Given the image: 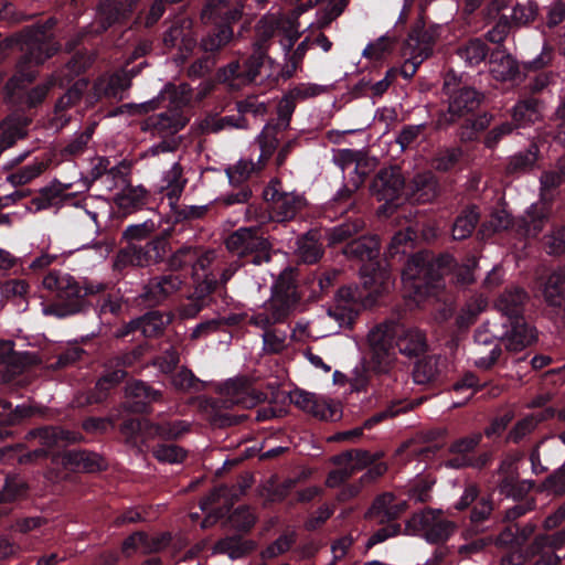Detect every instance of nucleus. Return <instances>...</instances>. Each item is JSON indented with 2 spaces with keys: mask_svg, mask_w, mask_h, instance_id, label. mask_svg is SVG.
I'll use <instances>...</instances> for the list:
<instances>
[{
  "mask_svg": "<svg viewBox=\"0 0 565 565\" xmlns=\"http://www.w3.org/2000/svg\"><path fill=\"white\" fill-rule=\"evenodd\" d=\"M404 188V178L398 168L391 167L379 172L372 184V191L380 201L392 203L398 199Z\"/></svg>",
  "mask_w": 565,
  "mask_h": 565,
  "instance_id": "obj_18",
  "label": "nucleus"
},
{
  "mask_svg": "<svg viewBox=\"0 0 565 565\" xmlns=\"http://www.w3.org/2000/svg\"><path fill=\"white\" fill-rule=\"evenodd\" d=\"M266 163L254 162L248 159H241L234 166L226 169V174L232 184H239L247 180L253 173L263 169Z\"/></svg>",
  "mask_w": 565,
  "mask_h": 565,
  "instance_id": "obj_46",
  "label": "nucleus"
},
{
  "mask_svg": "<svg viewBox=\"0 0 565 565\" xmlns=\"http://www.w3.org/2000/svg\"><path fill=\"white\" fill-rule=\"evenodd\" d=\"M182 282L178 274L154 277L145 286L141 297L151 305L160 303L175 294L181 288Z\"/></svg>",
  "mask_w": 565,
  "mask_h": 565,
  "instance_id": "obj_22",
  "label": "nucleus"
},
{
  "mask_svg": "<svg viewBox=\"0 0 565 565\" xmlns=\"http://www.w3.org/2000/svg\"><path fill=\"white\" fill-rule=\"evenodd\" d=\"M243 6L237 0H209L202 17L212 21L230 23L241 18Z\"/></svg>",
  "mask_w": 565,
  "mask_h": 565,
  "instance_id": "obj_27",
  "label": "nucleus"
},
{
  "mask_svg": "<svg viewBox=\"0 0 565 565\" xmlns=\"http://www.w3.org/2000/svg\"><path fill=\"white\" fill-rule=\"evenodd\" d=\"M253 47L254 52L244 63L243 71L239 62L235 61L220 71L218 77L224 82L238 81L237 84L231 83L232 86L257 82L258 78L263 81V67H274L275 61L266 54V49L259 42H254Z\"/></svg>",
  "mask_w": 565,
  "mask_h": 565,
  "instance_id": "obj_9",
  "label": "nucleus"
},
{
  "mask_svg": "<svg viewBox=\"0 0 565 565\" xmlns=\"http://www.w3.org/2000/svg\"><path fill=\"white\" fill-rule=\"evenodd\" d=\"M255 545L252 541H243L238 536H230L220 540L213 547L214 554H225L231 559H237L254 550Z\"/></svg>",
  "mask_w": 565,
  "mask_h": 565,
  "instance_id": "obj_40",
  "label": "nucleus"
},
{
  "mask_svg": "<svg viewBox=\"0 0 565 565\" xmlns=\"http://www.w3.org/2000/svg\"><path fill=\"white\" fill-rule=\"evenodd\" d=\"M256 40L263 49H267V42L276 34H281L280 45L286 54L292 49L300 36L297 18H289L281 12H269L256 24Z\"/></svg>",
  "mask_w": 565,
  "mask_h": 565,
  "instance_id": "obj_7",
  "label": "nucleus"
},
{
  "mask_svg": "<svg viewBox=\"0 0 565 565\" xmlns=\"http://www.w3.org/2000/svg\"><path fill=\"white\" fill-rule=\"evenodd\" d=\"M565 543V530L552 535L537 536L530 546L533 556H540L534 565H558L559 557L554 551Z\"/></svg>",
  "mask_w": 565,
  "mask_h": 565,
  "instance_id": "obj_23",
  "label": "nucleus"
},
{
  "mask_svg": "<svg viewBox=\"0 0 565 565\" xmlns=\"http://www.w3.org/2000/svg\"><path fill=\"white\" fill-rule=\"evenodd\" d=\"M545 415H530L519 420L509 434V438L514 443L520 441L522 438L531 434L537 424L545 419Z\"/></svg>",
  "mask_w": 565,
  "mask_h": 565,
  "instance_id": "obj_63",
  "label": "nucleus"
},
{
  "mask_svg": "<svg viewBox=\"0 0 565 565\" xmlns=\"http://www.w3.org/2000/svg\"><path fill=\"white\" fill-rule=\"evenodd\" d=\"M415 236L416 234L411 227L397 232L388 244L387 255L393 258L399 254H406L412 249Z\"/></svg>",
  "mask_w": 565,
  "mask_h": 565,
  "instance_id": "obj_54",
  "label": "nucleus"
},
{
  "mask_svg": "<svg viewBox=\"0 0 565 565\" xmlns=\"http://www.w3.org/2000/svg\"><path fill=\"white\" fill-rule=\"evenodd\" d=\"M11 340H0V366L4 369L2 382H8L25 365L35 362V356L26 352H15Z\"/></svg>",
  "mask_w": 565,
  "mask_h": 565,
  "instance_id": "obj_21",
  "label": "nucleus"
},
{
  "mask_svg": "<svg viewBox=\"0 0 565 565\" xmlns=\"http://www.w3.org/2000/svg\"><path fill=\"white\" fill-rule=\"evenodd\" d=\"M515 127H524L527 124L535 122L540 118L537 103L534 100H524L514 106L512 113Z\"/></svg>",
  "mask_w": 565,
  "mask_h": 565,
  "instance_id": "obj_51",
  "label": "nucleus"
},
{
  "mask_svg": "<svg viewBox=\"0 0 565 565\" xmlns=\"http://www.w3.org/2000/svg\"><path fill=\"white\" fill-rule=\"evenodd\" d=\"M550 203L540 199L539 202L529 206L522 218L525 235L536 236L541 233L550 216Z\"/></svg>",
  "mask_w": 565,
  "mask_h": 565,
  "instance_id": "obj_32",
  "label": "nucleus"
},
{
  "mask_svg": "<svg viewBox=\"0 0 565 565\" xmlns=\"http://www.w3.org/2000/svg\"><path fill=\"white\" fill-rule=\"evenodd\" d=\"M186 120L178 109H171L147 118L142 130L158 136L173 135L185 126Z\"/></svg>",
  "mask_w": 565,
  "mask_h": 565,
  "instance_id": "obj_24",
  "label": "nucleus"
},
{
  "mask_svg": "<svg viewBox=\"0 0 565 565\" xmlns=\"http://www.w3.org/2000/svg\"><path fill=\"white\" fill-rule=\"evenodd\" d=\"M437 364L438 359L435 356H428L418 361L413 371L415 383L425 384L433 381L438 374Z\"/></svg>",
  "mask_w": 565,
  "mask_h": 565,
  "instance_id": "obj_57",
  "label": "nucleus"
},
{
  "mask_svg": "<svg viewBox=\"0 0 565 565\" xmlns=\"http://www.w3.org/2000/svg\"><path fill=\"white\" fill-rule=\"evenodd\" d=\"M539 159V148L531 145L525 151L518 152L509 158L505 171L508 174H522L531 171Z\"/></svg>",
  "mask_w": 565,
  "mask_h": 565,
  "instance_id": "obj_39",
  "label": "nucleus"
},
{
  "mask_svg": "<svg viewBox=\"0 0 565 565\" xmlns=\"http://www.w3.org/2000/svg\"><path fill=\"white\" fill-rule=\"evenodd\" d=\"M308 413L323 420H334L339 417L338 405L332 401L318 395L315 396V404Z\"/></svg>",
  "mask_w": 565,
  "mask_h": 565,
  "instance_id": "obj_61",
  "label": "nucleus"
},
{
  "mask_svg": "<svg viewBox=\"0 0 565 565\" xmlns=\"http://www.w3.org/2000/svg\"><path fill=\"white\" fill-rule=\"evenodd\" d=\"M190 430V423L174 420L163 424H153L152 438L178 439Z\"/></svg>",
  "mask_w": 565,
  "mask_h": 565,
  "instance_id": "obj_48",
  "label": "nucleus"
},
{
  "mask_svg": "<svg viewBox=\"0 0 565 565\" xmlns=\"http://www.w3.org/2000/svg\"><path fill=\"white\" fill-rule=\"evenodd\" d=\"M44 289L50 291L57 302L43 305L45 316L65 318L79 312L84 298L105 289V285L88 279H76L68 273L52 270L42 280Z\"/></svg>",
  "mask_w": 565,
  "mask_h": 565,
  "instance_id": "obj_1",
  "label": "nucleus"
},
{
  "mask_svg": "<svg viewBox=\"0 0 565 565\" xmlns=\"http://www.w3.org/2000/svg\"><path fill=\"white\" fill-rule=\"evenodd\" d=\"M526 299L527 294L524 289L520 287H513L507 289L500 295L495 302V307L500 312L510 319L515 320L516 318H521L520 313Z\"/></svg>",
  "mask_w": 565,
  "mask_h": 565,
  "instance_id": "obj_33",
  "label": "nucleus"
},
{
  "mask_svg": "<svg viewBox=\"0 0 565 565\" xmlns=\"http://www.w3.org/2000/svg\"><path fill=\"white\" fill-rule=\"evenodd\" d=\"M153 423L148 419H128L121 427L120 431L126 438V443L131 447L138 446V437L145 443L152 439Z\"/></svg>",
  "mask_w": 565,
  "mask_h": 565,
  "instance_id": "obj_37",
  "label": "nucleus"
},
{
  "mask_svg": "<svg viewBox=\"0 0 565 565\" xmlns=\"http://www.w3.org/2000/svg\"><path fill=\"white\" fill-rule=\"evenodd\" d=\"M412 198L422 203L431 202L438 195V181L431 172L416 174L411 182Z\"/></svg>",
  "mask_w": 565,
  "mask_h": 565,
  "instance_id": "obj_34",
  "label": "nucleus"
},
{
  "mask_svg": "<svg viewBox=\"0 0 565 565\" xmlns=\"http://www.w3.org/2000/svg\"><path fill=\"white\" fill-rule=\"evenodd\" d=\"M278 185V182H273L264 190L265 199L270 202V213L268 216H263L259 221L260 223H264L266 220L275 222L289 221L305 206V199L301 195L280 192Z\"/></svg>",
  "mask_w": 565,
  "mask_h": 565,
  "instance_id": "obj_11",
  "label": "nucleus"
},
{
  "mask_svg": "<svg viewBox=\"0 0 565 565\" xmlns=\"http://www.w3.org/2000/svg\"><path fill=\"white\" fill-rule=\"evenodd\" d=\"M126 394L136 399L130 406L134 412H143L146 405L158 401L161 393L148 386L143 382H134L127 385Z\"/></svg>",
  "mask_w": 565,
  "mask_h": 565,
  "instance_id": "obj_38",
  "label": "nucleus"
},
{
  "mask_svg": "<svg viewBox=\"0 0 565 565\" xmlns=\"http://www.w3.org/2000/svg\"><path fill=\"white\" fill-rule=\"evenodd\" d=\"M535 340L534 329L525 323L523 318H516L511 322V329L502 338L507 350L512 352L522 351Z\"/></svg>",
  "mask_w": 565,
  "mask_h": 565,
  "instance_id": "obj_29",
  "label": "nucleus"
},
{
  "mask_svg": "<svg viewBox=\"0 0 565 565\" xmlns=\"http://www.w3.org/2000/svg\"><path fill=\"white\" fill-rule=\"evenodd\" d=\"M502 353L501 347H472L471 355L473 364L481 370L491 369Z\"/></svg>",
  "mask_w": 565,
  "mask_h": 565,
  "instance_id": "obj_52",
  "label": "nucleus"
},
{
  "mask_svg": "<svg viewBox=\"0 0 565 565\" xmlns=\"http://www.w3.org/2000/svg\"><path fill=\"white\" fill-rule=\"evenodd\" d=\"M535 287L542 292L546 305L565 318V267L552 271L546 279H539Z\"/></svg>",
  "mask_w": 565,
  "mask_h": 565,
  "instance_id": "obj_17",
  "label": "nucleus"
},
{
  "mask_svg": "<svg viewBox=\"0 0 565 565\" xmlns=\"http://www.w3.org/2000/svg\"><path fill=\"white\" fill-rule=\"evenodd\" d=\"M360 299L356 288L350 286L340 288L334 297L333 306L315 322L320 331L318 337L335 334L342 328L350 327L358 313Z\"/></svg>",
  "mask_w": 565,
  "mask_h": 565,
  "instance_id": "obj_5",
  "label": "nucleus"
},
{
  "mask_svg": "<svg viewBox=\"0 0 565 565\" xmlns=\"http://www.w3.org/2000/svg\"><path fill=\"white\" fill-rule=\"evenodd\" d=\"M439 509H425L413 514L405 523V534L420 535L428 543H441L454 533L455 524L441 516Z\"/></svg>",
  "mask_w": 565,
  "mask_h": 565,
  "instance_id": "obj_6",
  "label": "nucleus"
},
{
  "mask_svg": "<svg viewBox=\"0 0 565 565\" xmlns=\"http://www.w3.org/2000/svg\"><path fill=\"white\" fill-rule=\"evenodd\" d=\"M309 44L310 40L309 38H306L302 42L298 44L294 52H291L290 50L288 54L285 53V55L287 56V61L285 66L282 67L284 79L290 78L295 74L308 51Z\"/></svg>",
  "mask_w": 565,
  "mask_h": 565,
  "instance_id": "obj_60",
  "label": "nucleus"
},
{
  "mask_svg": "<svg viewBox=\"0 0 565 565\" xmlns=\"http://www.w3.org/2000/svg\"><path fill=\"white\" fill-rule=\"evenodd\" d=\"M131 75L126 72L100 77L95 83V93L98 97L107 96L121 99L124 93L130 87Z\"/></svg>",
  "mask_w": 565,
  "mask_h": 565,
  "instance_id": "obj_30",
  "label": "nucleus"
},
{
  "mask_svg": "<svg viewBox=\"0 0 565 565\" xmlns=\"http://www.w3.org/2000/svg\"><path fill=\"white\" fill-rule=\"evenodd\" d=\"M486 307L487 300L482 296H476L469 299L457 318L458 326L468 327L471 324Z\"/></svg>",
  "mask_w": 565,
  "mask_h": 565,
  "instance_id": "obj_56",
  "label": "nucleus"
},
{
  "mask_svg": "<svg viewBox=\"0 0 565 565\" xmlns=\"http://www.w3.org/2000/svg\"><path fill=\"white\" fill-rule=\"evenodd\" d=\"M398 326L384 323L374 327L367 334L369 344L374 356L385 364H388L395 355V340Z\"/></svg>",
  "mask_w": 565,
  "mask_h": 565,
  "instance_id": "obj_14",
  "label": "nucleus"
},
{
  "mask_svg": "<svg viewBox=\"0 0 565 565\" xmlns=\"http://www.w3.org/2000/svg\"><path fill=\"white\" fill-rule=\"evenodd\" d=\"M297 302L294 274L286 268L273 287L271 298L250 316L248 322L263 332L274 329L276 323L282 322L289 316Z\"/></svg>",
  "mask_w": 565,
  "mask_h": 565,
  "instance_id": "obj_3",
  "label": "nucleus"
},
{
  "mask_svg": "<svg viewBox=\"0 0 565 565\" xmlns=\"http://www.w3.org/2000/svg\"><path fill=\"white\" fill-rule=\"evenodd\" d=\"M138 0H103L97 10L95 32L106 31L110 25L128 17Z\"/></svg>",
  "mask_w": 565,
  "mask_h": 565,
  "instance_id": "obj_20",
  "label": "nucleus"
},
{
  "mask_svg": "<svg viewBox=\"0 0 565 565\" xmlns=\"http://www.w3.org/2000/svg\"><path fill=\"white\" fill-rule=\"evenodd\" d=\"M345 6L347 2L344 0H333L329 2L326 8L317 12L313 25L320 30L327 28L343 12Z\"/></svg>",
  "mask_w": 565,
  "mask_h": 565,
  "instance_id": "obj_59",
  "label": "nucleus"
},
{
  "mask_svg": "<svg viewBox=\"0 0 565 565\" xmlns=\"http://www.w3.org/2000/svg\"><path fill=\"white\" fill-rule=\"evenodd\" d=\"M363 288L370 296L377 297L393 287L392 274L386 263H364L360 269Z\"/></svg>",
  "mask_w": 565,
  "mask_h": 565,
  "instance_id": "obj_13",
  "label": "nucleus"
},
{
  "mask_svg": "<svg viewBox=\"0 0 565 565\" xmlns=\"http://www.w3.org/2000/svg\"><path fill=\"white\" fill-rule=\"evenodd\" d=\"M407 509V501L396 500L392 493L387 492L374 500L369 514L370 516L377 518L380 523H384L398 518Z\"/></svg>",
  "mask_w": 565,
  "mask_h": 565,
  "instance_id": "obj_25",
  "label": "nucleus"
},
{
  "mask_svg": "<svg viewBox=\"0 0 565 565\" xmlns=\"http://www.w3.org/2000/svg\"><path fill=\"white\" fill-rule=\"evenodd\" d=\"M167 323V320L159 312H149L138 320H132L118 335L122 337L130 331L139 329L143 335L153 337L161 332Z\"/></svg>",
  "mask_w": 565,
  "mask_h": 565,
  "instance_id": "obj_36",
  "label": "nucleus"
},
{
  "mask_svg": "<svg viewBox=\"0 0 565 565\" xmlns=\"http://www.w3.org/2000/svg\"><path fill=\"white\" fill-rule=\"evenodd\" d=\"M395 347L399 353L408 358H415L426 351V337L418 329H406L398 326Z\"/></svg>",
  "mask_w": 565,
  "mask_h": 565,
  "instance_id": "obj_26",
  "label": "nucleus"
},
{
  "mask_svg": "<svg viewBox=\"0 0 565 565\" xmlns=\"http://www.w3.org/2000/svg\"><path fill=\"white\" fill-rule=\"evenodd\" d=\"M70 183H62L60 181L52 182L49 186L43 188L39 196L34 199L38 209H46L57 205L65 200L70 199L66 191L70 189Z\"/></svg>",
  "mask_w": 565,
  "mask_h": 565,
  "instance_id": "obj_41",
  "label": "nucleus"
},
{
  "mask_svg": "<svg viewBox=\"0 0 565 565\" xmlns=\"http://www.w3.org/2000/svg\"><path fill=\"white\" fill-rule=\"evenodd\" d=\"M24 50L26 51L25 61L19 65V73L14 75L7 84L6 88L8 95L13 96L18 88H21L24 83H30L34 75L31 72H24V64H42L50 58L57 47L54 43L41 39L38 33L25 43Z\"/></svg>",
  "mask_w": 565,
  "mask_h": 565,
  "instance_id": "obj_10",
  "label": "nucleus"
},
{
  "mask_svg": "<svg viewBox=\"0 0 565 565\" xmlns=\"http://www.w3.org/2000/svg\"><path fill=\"white\" fill-rule=\"evenodd\" d=\"M90 63L89 57H85L84 55H75L65 66V68L61 72L63 75L54 74L52 77L47 79L42 85H39L34 87L29 94H28V103L31 106L36 105L38 103H41L44 97L46 96L47 92L51 87L55 85L63 86L64 84L68 83L71 78H65L66 76H70L72 74H78L79 72L84 71L86 66Z\"/></svg>",
  "mask_w": 565,
  "mask_h": 565,
  "instance_id": "obj_16",
  "label": "nucleus"
},
{
  "mask_svg": "<svg viewBox=\"0 0 565 565\" xmlns=\"http://www.w3.org/2000/svg\"><path fill=\"white\" fill-rule=\"evenodd\" d=\"M25 135L23 127L17 122L7 120L0 126V154L12 147L18 139Z\"/></svg>",
  "mask_w": 565,
  "mask_h": 565,
  "instance_id": "obj_58",
  "label": "nucleus"
},
{
  "mask_svg": "<svg viewBox=\"0 0 565 565\" xmlns=\"http://www.w3.org/2000/svg\"><path fill=\"white\" fill-rule=\"evenodd\" d=\"M44 169L45 164L42 161H35L25 166L18 172L10 174L8 181L13 185H22L39 177Z\"/></svg>",
  "mask_w": 565,
  "mask_h": 565,
  "instance_id": "obj_64",
  "label": "nucleus"
},
{
  "mask_svg": "<svg viewBox=\"0 0 565 565\" xmlns=\"http://www.w3.org/2000/svg\"><path fill=\"white\" fill-rule=\"evenodd\" d=\"M519 68L515 60L502 52L493 54L490 60V73L498 81H509L515 77Z\"/></svg>",
  "mask_w": 565,
  "mask_h": 565,
  "instance_id": "obj_43",
  "label": "nucleus"
},
{
  "mask_svg": "<svg viewBox=\"0 0 565 565\" xmlns=\"http://www.w3.org/2000/svg\"><path fill=\"white\" fill-rule=\"evenodd\" d=\"M482 96L471 87H461L450 94L447 114L439 119V126L449 125L467 113L473 111Z\"/></svg>",
  "mask_w": 565,
  "mask_h": 565,
  "instance_id": "obj_15",
  "label": "nucleus"
},
{
  "mask_svg": "<svg viewBox=\"0 0 565 565\" xmlns=\"http://www.w3.org/2000/svg\"><path fill=\"white\" fill-rule=\"evenodd\" d=\"M296 254L306 264L317 263L323 254L322 245L318 241L317 234L308 232L301 236L297 242Z\"/></svg>",
  "mask_w": 565,
  "mask_h": 565,
  "instance_id": "obj_42",
  "label": "nucleus"
},
{
  "mask_svg": "<svg viewBox=\"0 0 565 565\" xmlns=\"http://www.w3.org/2000/svg\"><path fill=\"white\" fill-rule=\"evenodd\" d=\"M462 151L458 147L439 149L430 160V166L437 171L447 172L460 160Z\"/></svg>",
  "mask_w": 565,
  "mask_h": 565,
  "instance_id": "obj_47",
  "label": "nucleus"
},
{
  "mask_svg": "<svg viewBox=\"0 0 565 565\" xmlns=\"http://www.w3.org/2000/svg\"><path fill=\"white\" fill-rule=\"evenodd\" d=\"M257 141L260 148L258 156V163L267 162L278 145L277 128L276 126L267 125L259 134Z\"/></svg>",
  "mask_w": 565,
  "mask_h": 565,
  "instance_id": "obj_49",
  "label": "nucleus"
},
{
  "mask_svg": "<svg viewBox=\"0 0 565 565\" xmlns=\"http://www.w3.org/2000/svg\"><path fill=\"white\" fill-rule=\"evenodd\" d=\"M479 221V213L476 207L463 210L455 220L452 225V237L455 239H465L469 237L476 228Z\"/></svg>",
  "mask_w": 565,
  "mask_h": 565,
  "instance_id": "obj_45",
  "label": "nucleus"
},
{
  "mask_svg": "<svg viewBox=\"0 0 565 565\" xmlns=\"http://www.w3.org/2000/svg\"><path fill=\"white\" fill-rule=\"evenodd\" d=\"M263 351L267 354H277L287 347V333L279 329H269L262 334Z\"/></svg>",
  "mask_w": 565,
  "mask_h": 565,
  "instance_id": "obj_55",
  "label": "nucleus"
},
{
  "mask_svg": "<svg viewBox=\"0 0 565 565\" xmlns=\"http://www.w3.org/2000/svg\"><path fill=\"white\" fill-rule=\"evenodd\" d=\"M221 394L224 397L223 404L225 407L238 405L244 408H252L266 398L265 394L256 392L247 381L242 379L226 381L221 388Z\"/></svg>",
  "mask_w": 565,
  "mask_h": 565,
  "instance_id": "obj_12",
  "label": "nucleus"
},
{
  "mask_svg": "<svg viewBox=\"0 0 565 565\" xmlns=\"http://www.w3.org/2000/svg\"><path fill=\"white\" fill-rule=\"evenodd\" d=\"M487 45L481 40H471L458 49V55L466 64L473 66L481 63L487 56Z\"/></svg>",
  "mask_w": 565,
  "mask_h": 565,
  "instance_id": "obj_50",
  "label": "nucleus"
},
{
  "mask_svg": "<svg viewBox=\"0 0 565 565\" xmlns=\"http://www.w3.org/2000/svg\"><path fill=\"white\" fill-rule=\"evenodd\" d=\"M185 184L186 179L183 178V169L179 162H174L169 170L163 172L159 183V191L169 199L170 205L174 206Z\"/></svg>",
  "mask_w": 565,
  "mask_h": 565,
  "instance_id": "obj_28",
  "label": "nucleus"
},
{
  "mask_svg": "<svg viewBox=\"0 0 565 565\" xmlns=\"http://www.w3.org/2000/svg\"><path fill=\"white\" fill-rule=\"evenodd\" d=\"M348 257L359 258L365 263L376 262L380 243L375 236H362L351 241L343 249Z\"/></svg>",
  "mask_w": 565,
  "mask_h": 565,
  "instance_id": "obj_31",
  "label": "nucleus"
},
{
  "mask_svg": "<svg viewBox=\"0 0 565 565\" xmlns=\"http://www.w3.org/2000/svg\"><path fill=\"white\" fill-rule=\"evenodd\" d=\"M565 182V158L557 161L554 169L544 171L540 177V198L552 201L551 192Z\"/></svg>",
  "mask_w": 565,
  "mask_h": 565,
  "instance_id": "obj_35",
  "label": "nucleus"
},
{
  "mask_svg": "<svg viewBox=\"0 0 565 565\" xmlns=\"http://www.w3.org/2000/svg\"><path fill=\"white\" fill-rule=\"evenodd\" d=\"M109 161L99 158L98 163L94 167L92 175L99 179L105 188L113 190L121 186L120 191L115 195L114 200L119 210L124 213H132L141 209L147 202V191L141 185L127 184V180L119 168H108Z\"/></svg>",
  "mask_w": 565,
  "mask_h": 565,
  "instance_id": "obj_4",
  "label": "nucleus"
},
{
  "mask_svg": "<svg viewBox=\"0 0 565 565\" xmlns=\"http://www.w3.org/2000/svg\"><path fill=\"white\" fill-rule=\"evenodd\" d=\"M452 263L454 259L449 255L437 258L428 252L412 255L402 271L405 289L419 301L423 296L430 292L431 287L436 286L433 282L451 269Z\"/></svg>",
  "mask_w": 565,
  "mask_h": 565,
  "instance_id": "obj_2",
  "label": "nucleus"
},
{
  "mask_svg": "<svg viewBox=\"0 0 565 565\" xmlns=\"http://www.w3.org/2000/svg\"><path fill=\"white\" fill-rule=\"evenodd\" d=\"M30 414L31 408L26 405H18L13 408L11 403H0V425H13Z\"/></svg>",
  "mask_w": 565,
  "mask_h": 565,
  "instance_id": "obj_62",
  "label": "nucleus"
},
{
  "mask_svg": "<svg viewBox=\"0 0 565 565\" xmlns=\"http://www.w3.org/2000/svg\"><path fill=\"white\" fill-rule=\"evenodd\" d=\"M226 248L238 257H252V264L262 265L271 257V245L257 227H241L226 238Z\"/></svg>",
  "mask_w": 565,
  "mask_h": 565,
  "instance_id": "obj_8",
  "label": "nucleus"
},
{
  "mask_svg": "<svg viewBox=\"0 0 565 565\" xmlns=\"http://www.w3.org/2000/svg\"><path fill=\"white\" fill-rule=\"evenodd\" d=\"M232 38V29L228 25H222L202 39L201 46L205 52H215L228 44Z\"/></svg>",
  "mask_w": 565,
  "mask_h": 565,
  "instance_id": "obj_53",
  "label": "nucleus"
},
{
  "mask_svg": "<svg viewBox=\"0 0 565 565\" xmlns=\"http://www.w3.org/2000/svg\"><path fill=\"white\" fill-rule=\"evenodd\" d=\"M166 47H177L181 56L185 57L196 45V40L192 30V21L182 17L173 22L163 38Z\"/></svg>",
  "mask_w": 565,
  "mask_h": 565,
  "instance_id": "obj_19",
  "label": "nucleus"
},
{
  "mask_svg": "<svg viewBox=\"0 0 565 565\" xmlns=\"http://www.w3.org/2000/svg\"><path fill=\"white\" fill-rule=\"evenodd\" d=\"M29 438H38L40 443L47 448L57 446L60 441L74 443L76 437L58 427H44L32 430L28 434Z\"/></svg>",
  "mask_w": 565,
  "mask_h": 565,
  "instance_id": "obj_44",
  "label": "nucleus"
}]
</instances>
